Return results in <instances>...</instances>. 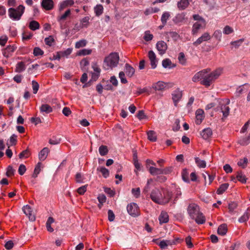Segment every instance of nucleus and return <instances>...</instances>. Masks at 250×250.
Segmentation results:
<instances>
[{
	"label": "nucleus",
	"mask_w": 250,
	"mask_h": 250,
	"mask_svg": "<svg viewBox=\"0 0 250 250\" xmlns=\"http://www.w3.org/2000/svg\"><path fill=\"white\" fill-rule=\"evenodd\" d=\"M188 18L186 17V13L183 12L176 15L174 18L173 21L176 24H179L184 22L187 20Z\"/></svg>",
	"instance_id": "obj_12"
},
{
	"label": "nucleus",
	"mask_w": 250,
	"mask_h": 250,
	"mask_svg": "<svg viewBox=\"0 0 250 250\" xmlns=\"http://www.w3.org/2000/svg\"><path fill=\"white\" fill-rule=\"evenodd\" d=\"M250 143V133L247 137L244 138L239 141V143L242 146H246Z\"/></svg>",
	"instance_id": "obj_46"
},
{
	"label": "nucleus",
	"mask_w": 250,
	"mask_h": 250,
	"mask_svg": "<svg viewBox=\"0 0 250 250\" xmlns=\"http://www.w3.org/2000/svg\"><path fill=\"white\" fill-rule=\"evenodd\" d=\"M132 194L136 198L140 196V189L139 188H132L131 190Z\"/></svg>",
	"instance_id": "obj_64"
},
{
	"label": "nucleus",
	"mask_w": 250,
	"mask_h": 250,
	"mask_svg": "<svg viewBox=\"0 0 250 250\" xmlns=\"http://www.w3.org/2000/svg\"><path fill=\"white\" fill-rule=\"evenodd\" d=\"M172 196L171 191L161 189L155 188L152 190L150 194L151 200L159 204H165L169 202Z\"/></svg>",
	"instance_id": "obj_1"
},
{
	"label": "nucleus",
	"mask_w": 250,
	"mask_h": 250,
	"mask_svg": "<svg viewBox=\"0 0 250 250\" xmlns=\"http://www.w3.org/2000/svg\"><path fill=\"white\" fill-rule=\"evenodd\" d=\"M195 222L198 224H203L206 221L205 217L203 215V213L200 212L199 214L197 215L194 219Z\"/></svg>",
	"instance_id": "obj_28"
},
{
	"label": "nucleus",
	"mask_w": 250,
	"mask_h": 250,
	"mask_svg": "<svg viewBox=\"0 0 250 250\" xmlns=\"http://www.w3.org/2000/svg\"><path fill=\"white\" fill-rule=\"evenodd\" d=\"M26 170V168L24 165L21 164L20 165L19 169H18V172L20 175H23L24 173L25 172Z\"/></svg>",
	"instance_id": "obj_60"
},
{
	"label": "nucleus",
	"mask_w": 250,
	"mask_h": 250,
	"mask_svg": "<svg viewBox=\"0 0 250 250\" xmlns=\"http://www.w3.org/2000/svg\"><path fill=\"white\" fill-rule=\"evenodd\" d=\"M159 220L161 224L168 222L169 218L167 213L165 211H162L159 217Z\"/></svg>",
	"instance_id": "obj_25"
},
{
	"label": "nucleus",
	"mask_w": 250,
	"mask_h": 250,
	"mask_svg": "<svg viewBox=\"0 0 250 250\" xmlns=\"http://www.w3.org/2000/svg\"><path fill=\"white\" fill-rule=\"evenodd\" d=\"M22 211L28 217L30 220L32 221L35 220V216L33 214L32 209L29 205H27L23 206L22 208Z\"/></svg>",
	"instance_id": "obj_10"
},
{
	"label": "nucleus",
	"mask_w": 250,
	"mask_h": 250,
	"mask_svg": "<svg viewBox=\"0 0 250 250\" xmlns=\"http://www.w3.org/2000/svg\"><path fill=\"white\" fill-rule=\"evenodd\" d=\"M148 57L150 61V65L152 68L154 69L157 66V60L155 54L154 52L150 50L148 53Z\"/></svg>",
	"instance_id": "obj_13"
},
{
	"label": "nucleus",
	"mask_w": 250,
	"mask_h": 250,
	"mask_svg": "<svg viewBox=\"0 0 250 250\" xmlns=\"http://www.w3.org/2000/svg\"><path fill=\"white\" fill-rule=\"evenodd\" d=\"M15 170L12 166H9L7 168L6 175L8 177L12 176L14 174Z\"/></svg>",
	"instance_id": "obj_57"
},
{
	"label": "nucleus",
	"mask_w": 250,
	"mask_h": 250,
	"mask_svg": "<svg viewBox=\"0 0 250 250\" xmlns=\"http://www.w3.org/2000/svg\"><path fill=\"white\" fill-rule=\"evenodd\" d=\"M125 71L128 77H132L135 73V69L128 63H125Z\"/></svg>",
	"instance_id": "obj_16"
},
{
	"label": "nucleus",
	"mask_w": 250,
	"mask_h": 250,
	"mask_svg": "<svg viewBox=\"0 0 250 250\" xmlns=\"http://www.w3.org/2000/svg\"><path fill=\"white\" fill-rule=\"evenodd\" d=\"M147 138L150 141L155 142L157 140L156 132L153 130H149L147 132Z\"/></svg>",
	"instance_id": "obj_35"
},
{
	"label": "nucleus",
	"mask_w": 250,
	"mask_h": 250,
	"mask_svg": "<svg viewBox=\"0 0 250 250\" xmlns=\"http://www.w3.org/2000/svg\"><path fill=\"white\" fill-rule=\"evenodd\" d=\"M204 111L201 109H198L196 111V124L200 125L204 119Z\"/></svg>",
	"instance_id": "obj_15"
},
{
	"label": "nucleus",
	"mask_w": 250,
	"mask_h": 250,
	"mask_svg": "<svg viewBox=\"0 0 250 250\" xmlns=\"http://www.w3.org/2000/svg\"><path fill=\"white\" fill-rule=\"evenodd\" d=\"M172 100L174 103L175 106H176L178 102L182 98V94L179 90H176L172 94Z\"/></svg>",
	"instance_id": "obj_20"
},
{
	"label": "nucleus",
	"mask_w": 250,
	"mask_h": 250,
	"mask_svg": "<svg viewBox=\"0 0 250 250\" xmlns=\"http://www.w3.org/2000/svg\"><path fill=\"white\" fill-rule=\"evenodd\" d=\"M220 109L221 112L223 113V115L224 117H227L229 113L230 108L228 105H227L224 104L220 103Z\"/></svg>",
	"instance_id": "obj_23"
},
{
	"label": "nucleus",
	"mask_w": 250,
	"mask_h": 250,
	"mask_svg": "<svg viewBox=\"0 0 250 250\" xmlns=\"http://www.w3.org/2000/svg\"><path fill=\"white\" fill-rule=\"evenodd\" d=\"M185 242L187 247L189 248H192L193 247V244L191 241V237L190 236H188L185 238Z\"/></svg>",
	"instance_id": "obj_54"
},
{
	"label": "nucleus",
	"mask_w": 250,
	"mask_h": 250,
	"mask_svg": "<svg viewBox=\"0 0 250 250\" xmlns=\"http://www.w3.org/2000/svg\"><path fill=\"white\" fill-rule=\"evenodd\" d=\"M243 41V39H240L236 41L232 42L231 44L233 45L235 48H237L241 45Z\"/></svg>",
	"instance_id": "obj_59"
},
{
	"label": "nucleus",
	"mask_w": 250,
	"mask_h": 250,
	"mask_svg": "<svg viewBox=\"0 0 250 250\" xmlns=\"http://www.w3.org/2000/svg\"><path fill=\"white\" fill-rule=\"evenodd\" d=\"M54 41L52 36H50L48 37L45 38L44 39L45 44L50 46L52 45V43L54 42Z\"/></svg>",
	"instance_id": "obj_52"
},
{
	"label": "nucleus",
	"mask_w": 250,
	"mask_h": 250,
	"mask_svg": "<svg viewBox=\"0 0 250 250\" xmlns=\"http://www.w3.org/2000/svg\"><path fill=\"white\" fill-rule=\"evenodd\" d=\"M25 69V65L23 62H19L16 66L15 72L21 73Z\"/></svg>",
	"instance_id": "obj_33"
},
{
	"label": "nucleus",
	"mask_w": 250,
	"mask_h": 250,
	"mask_svg": "<svg viewBox=\"0 0 250 250\" xmlns=\"http://www.w3.org/2000/svg\"><path fill=\"white\" fill-rule=\"evenodd\" d=\"M248 159L247 158H244L243 159H240L237 163L239 166L242 168H245L247 166Z\"/></svg>",
	"instance_id": "obj_47"
},
{
	"label": "nucleus",
	"mask_w": 250,
	"mask_h": 250,
	"mask_svg": "<svg viewBox=\"0 0 250 250\" xmlns=\"http://www.w3.org/2000/svg\"><path fill=\"white\" fill-rule=\"evenodd\" d=\"M33 54L35 56H42L43 54V51L40 48L36 47L33 50Z\"/></svg>",
	"instance_id": "obj_53"
},
{
	"label": "nucleus",
	"mask_w": 250,
	"mask_h": 250,
	"mask_svg": "<svg viewBox=\"0 0 250 250\" xmlns=\"http://www.w3.org/2000/svg\"><path fill=\"white\" fill-rule=\"evenodd\" d=\"M211 37L209 34L208 32H205L202 35L199 37L195 42L193 43V44L195 46H197L199 44H201L203 42H206L209 40Z\"/></svg>",
	"instance_id": "obj_8"
},
{
	"label": "nucleus",
	"mask_w": 250,
	"mask_h": 250,
	"mask_svg": "<svg viewBox=\"0 0 250 250\" xmlns=\"http://www.w3.org/2000/svg\"><path fill=\"white\" fill-rule=\"evenodd\" d=\"M188 0H180L177 3V6L180 10L185 9L189 5Z\"/></svg>",
	"instance_id": "obj_27"
},
{
	"label": "nucleus",
	"mask_w": 250,
	"mask_h": 250,
	"mask_svg": "<svg viewBox=\"0 0 250 250\" xmlns=\"http://www.w3.org/2000/svg\"><path fill=\"white\" fill-rule=\"evenodd\" d=\"M99 153L101 156H104L108 153V149L105 146H101L99 149Z\"/></svg>",
	"instance_id": "obj_43"
},
{
	"label": "nucleus",
	"mask_w": 250,
	"mask_h": 250,
	"mask_svg": "<svg viewBox=\"0 0 250 250\" xmlns=\"http://www.w3.org/2000/svg\"><path fill=\"white\" fill-rule=\"evenodd\" d=\"M86 41L85 40H82L76 42L75 47L76 48H80L84 47L86 44Z\"/></svg>",
	"instance_id": "obj_49"
},
{
	"label": "nucleus",
	"mask_w": 250,
	"mask_h": 250,
	"mask_svg": "<svg viewBox=\"0 0 250 250\" xmlns=\"http://www.w3.org/2000/svg\"><path fill=\"white\" fill-rule=\"evenodd\" d=\"M17 136L15 134H13L10 138L9 143L11 146L15 145L17 143Z\"/></svg>",
	"instance_id": "obj_62"
},
{
	"label": "nucleus",
	"mask_w": 250,
	"mask_h": 250,
	"mask_svg": "<svg viewBox=\"0 0 250 250\" xmlns=\"http://www.w3.org/2000/svg\"><path fill=\"white\" fill-rule=\"evenodd\" d=\"M212 135V131L210 128H207L202 130L201 132L202 137L205 140L208 139Z\"/></svg>",
	"instance_id": "obj_21"
},
{
	"label": "nucleus",
	"mask_w": 250,
	"mask_h": 250,
	"mask_svg": "<svg viewBox=\"0 0 250 250\" xmlns=\"http://www.w3.org/2000/svg\"><path fill=\"white\" fill-rule=\"evenodd\" d=\"M208 71L207 69H203L196 73L192 78L193 82H197L199 80H204L205 74L208 73Z\"/></svg>",
	"instance_id": "obj_9"
},
{
	"label": "nucleus",
	"mask_w": 250,
	"mask_h": 250,
	"mask_svg": "<svg viewBox=\"0 0 250 250\" xmlns=\"http://www.w3.org/2000/svg\"><path fill=\"white\" fill-rule=\"evenodd\" d=\"M178 60L181 64L185 65L186 63V59L185 55L183 52H180L178 56Z\"/></svg>",
	"instance_id": "obj_44"
},
{
	"label": "nucleus",
	"mask_w": 250,
	"mask_h": 250,
	"mask_svg": "<svg viewBox=\"0 0 250 250\" xmlns=\"http://www.w3.org/2000/svg\"><path fill=\"white\" fill-rule=\"evenodd\" d=\"M24 9L22 5H20L17 8H9L8 12L9 18L14 21L20 20L24 12Z\"/></svg>",
	"instance_id": "obj_4"
},
{
	"label": "nucleus",
	"mask_w": 250,
	"mask_h": 250,
	"mask_svg": "<svg viewBox=\"0 0 250 250\" xmlns=\"http://www.w3.org/2000/svg\"><path fill=\"white\" fill-rule=\"evenodd\" d=\"M179 239L173 240H162L159 244V246L161 249H165L168 245H172L176 244V241Z\"/></svg>",
	"instance_id": "obj_17"
},
{
	"label": "nucleus",
	"mask_w": 250,
	"mask_h": 250,
	"mask_svg": "<svg viewBox=\"0 0 250 250\" xmlns=\"http://www.w3.org/2000/svg\"><path fill=\"white\" fill-rule=\"evenodd\" d=\"M153 38V35L150 33L149 31H147L145 32V35L144 36V39L146 41H150Z\"/></svg>",
	"instance_id": "obj_61"
},
{
	"label": "nucleus",
	"mask_w": 250,
	"mask_h": 250,
	"mask_svg": "<svg viewBox=\"0 0 250 250\" xmlns=\"http://www.w3.org/2000/svg\"><path fill=\"white\" fill-rule=\"evenodd\" d=\"M97 170H99L102 173L103 176L105 178L108 177L109 175V170L104 167L98 168Z\"/></svg>",
	"instance_id": "obj_41"
},
{
	"label": "nucleus",
	"mask_w": 250,
	"mask_h": 250,
	"mask_svg": "<svg viewBox=\"0 0 250 250\" xmlns=\"http://www.w3.org/2000/svg\"><path fill=\"white\" fill-rule=\"evenodd\" d=\"M29 28L33 31H35L37 29H39L40 28V24L38 22L36 21H32L30 22L29 24Z\"/></svg>",
	"instance_id": "obj_37"
},
{
	"label": "nucleus",
	"mask_w": 250,
	"mask_h": 250,
	"mask_svg": "<svg viewBox=\"0 0 250 250\" xmlns=\"http://www.w3.org/2000/svg\"><path fill=\"white\" fill-rule=\"evenodd\" d=\"M119 56L117 53H111L104 61L103 67L105 70L112 69L119 63Z\"/></svg>",
	"instance_id": "obj_2"
},
{
	"label": "nucleus",
	"mask_w": 250,
	"mask_h": 250,
	"mask_svg": "<svg viewBox=\"0 0 250 250\" xmlns=\"http://www.w3.org/2000/svg\"><path fill=\"white\" fill-rule=\"evenodd\" d=\"M188 211L192 219H194L200 212L199 206L195 204H190L188 206Z\"/></svg>",
	"instance_id": "obj_5"
},
{
	"label": "nucleus",
	"mask_w": 250,
	"mask_h": 250,
	"mask_svg": "<svg viewBox=\"0 0 250 250\" xmlns=\"http://www.w3.org/2000/svg\"><path fill=\"white\" fill-rule=\"evenodd\" d=\"M228 230L227 225L226 224L221 225L218 229L217 232L221 235H225Z\"/></svg>",
	"instance_id": "obj_29"
},
{
	"label": "nucleus",
	"mask_w": 250,
	"mask_h": 250,
	"mask_svg": "<svg viewBox=\"0 0 250 250\" xmlns=\"http://www.w3.org/2000/svg\"><path fill=\"white\" fill-rule=\"evenodd\" d=\"M195 161L197 166L200 168H205L206 167V162L204 160H201L198 157L195 158Z\"/></svg>",
	"instance_id": "obj_36"
},
{
	"label": "nucleus",
	"mask_w": 250,
	"mask_h": 250,
	"mask_svg": "<svg viewBox=\"0 0 250 250\" xmlns=\"http://www.w3.org/2000/svg\"><path fill=\"white\" fill-rule=\"evenodd\" d=\"M148 171L152 175H161L162 174V168L150 167L148 168Z\"/></svg>",
	"instance_id": "obj_26"
},
{
	"label": "nucleus",
	"mask_w": 250,
	"mask_h": 250,
	"mask_svg": "<svg viewBox=\"0 0 250 250\" xmlns=\"http://www.w3.org/2000/svg\"><path fill=\"white\" fill-rule=\"evenodd\" d=\"M91 52L92 51L91 49H83L80 50L78 53V55L79 56H85L90 54Z\"/></svg>",
	"instance_id": "obj_51"
},
{
	"label": "nucleus",
	"mask_w": 250,
	"mask_h": 250,
	"mask_svg": "<svg viewBox=\"0 0 250 250\" xmlns=\"http://www.w3.org/2000/svg\"><path fill=\"white\" fill-rule=\"evenodd\" d=\"M30 155V151L28 149H26L22 151L19 155L20 159L27 158Z\"/></svg>",
	"instance_id": "obj_42"
},
{
	"label": "nucleus",
	"mask_w": 250,
	"mask_h": 250,
	"mask_svg": "<svg viewBox=\"0 0 250 250\" xmlns=\"http://www.w3.org/2000/svg\"><path fill=\"white\" fill-rule=\"evenodd\" d=\"M167 84L163 82L159 81L152 85V88L155 90L162 91L165 89Z\"/></svg>",
	"instance_id": "obj_19"
},
{
	"label": "nucleus",
	"mask_w": 250,
	"mask_h": 250,
	"mask_svg": "<svg viewBox=\"0 0 250 250\" xmlns=\"http://www.w3.org/2000/svg\"><path fill=\"white\" fill-rule=\"evenodd\" d=\"M32 86L33 88V91L34 94H36L39 88V84L36 81H32Z\"/></svg>",
	"instance_id": "obj_50"
},
{
	"label": "nucleus",
	"mask_w": 250,
	"mask_h": 250,
	"mask_svg": "<svg viewBox=\"0 0 250 250\" xmlns=\"http://www.w3.org/2000/svg\"><path fill=\"white\" fill-rule=\"evenodd\" d=\"M170 17V14L168 12H164L161 17V21L163 25H165L167 23V20Z\"/></svg>",
	"instance_id": "obj_40"
},
{
	"label": "nucleus",
	"mask_w": 250,
	"mask_h": 250,
	"mask_svg": "<svg viewBox=\"0 0 250 250\" xmlns=\"http://www.w3.org/2000/svg\"><path fill=\"white\" fill-rule=\"evenodd\" d=\"M162 66L165 68H171L174 67L175 65L172 64V62L170 59H165L162 61Z\"/></svg>",
	"instance_id": "obj_32"
},
{
	"label": "nucleus",
	"mask_w": 250,
	"mask_h": 250,
	"mask_svg": "<svg viewBox=\"0 0 250 250\" xmlns=\"http://www.w3.org/2000/svg\"><path fill=\"white\" fill-rule=\"evenodd\" d=\"M86 189L87 186H83L77 189V192L80 195H83L86 192Z\"/></svg>",
	"instance_id": "obj_63"
},
{
	"label": "nucleus",
	"mask_w": 250,
	"mask_h": 250,
	"mask_svg": "<svg viewBox=\"0 0 250 250\" xmlns=\"http://www.w3.org/2000/svg\"><path fill=\"white\" fill-rule=\"evenodd\" d=\"M74 3L73 0H65L62 2L60 4V6L59 7V10L60 11H62L64 8H66L68 6H71L73 5Z\"/></svg>",
	"instance_id": "obj_18"
},
{
	"label": "nucleus",
	"mask_w": 250,
	"mask_h": 250,
	"mask_svg": "<svg viewBox=\"0 0 250 250\" xmlns=\"http://www.w3.org/2000/svg\"><path fill=\"white\" fill-rule=\"evenodd\" d=\"M41 5L45 10H50L54 7V2L53 0H42Z\"/></svg>",
	"instance_id": "obj_14"
},
{
	"label": "nucleus",
	"mask_w": 250,
	"mask_h": 250,
	"mask_svg": "<svg viewBox=\"0 0 250 250\" xmlns=\"http://www.w3.org/2000/svg\"><path fill=\"white\" fill-rule=\"evenodd\" d=\"M94 10L96 16L99 17L103 14L104 8L102 5L98 4L94 7Z\"/></svg>",
	"instance_id": "obj_34"
},
{
	"label": "nucleus",
	"mask_w": 250,
	"mask_h": 250,
	"mask_svg": "<svg viewBox=\"0 0 250 250\" xmlns=\"http://www.w3.org/2000/svg\"><path fill=\"white\" fill-rule=\"evenodd\" d=\"M244 85H242L237 87L235 92L236 97H239L240 96V95L243 93L245 91V88L244 87Z\"/></svg>",
	"instance_id": "obj_45"
},
{
	"label": "nucleus",
	"mask_w": 250,
	"mask_h": 250,
	"mask_svg": "<svg viewBox=\"0 0 250 250\" xmlns=\"http://www.w3.org/2000/svg\"><path fill=\"white\" fill-rule=\"evenodd\" d=\"M237 179L242 183H245L247 181V178L245 175L241 172L238 171L236 175Z\"/></svg>",
	"instance_id": "obj_38"
},
{
	"label": "nucleus",
	"mask_w": 250,
	"mask_h": 250,
	"mask_svg": "<svg viewBox=\"0 0 250 250\" xmlns=\"http://www.w3.org/2000/svg\"><path fill=\"white\" fill-rule=\"evenodd\" d=\"M250 216V210L248 208L244 214L238 219L240 223H244L249 219Z\"/></svg>",
	"instance_id": "obj_31"
},
{
	"label": "nucleus",
	"mask_w": 250,
	"mask_h": 250,
	"mask_svg": "<svg viewBox=\"0 0 250 250\" xmlns=\"http://www.w3.org/2000/svg\"><path fill=\"white\" fill-rule=\"evenodd\" d=\"M49 151L47 147H44L39 154V158L41 161H44L47 157Z\"/></svg>",
	"instance_id": "obj_24"
},
{
	"label": "nucleus",
	"mask_w": 250,
	"mask_h": 250,
	"mask_svg": "<svg viewBox=\"0 0 250 250\" xmlns=\"http://www.w3.org/2000/svg\"><path fill=\"white\" fill-rule=\"evenodd\" d=\"M193 19L196 22H206V20L198 14H194L192 16Z\"/></svg>",
	"instance_id": "obj_55"
},
{
	"label": "nucleus",
	"mask_w": 250,
	"mask_h": 250,
	"mask_svg": "<svg viewBox=\"0 0 250 250\" xmlns=\"http://www.w3.org/2000/svg\"><path fill=\"white\" fill-rule=\"evenodd\" d=\"M126 208L128 213L132 216L136 217L139 215V208L136 203H132L128 205Z\"/></svg>",
	"instance_id": "obj_6"
},
{
	"label": "nucleus",
	"mask_w": 250,
	"mask_h": 250,
	"mask_svg": "<svg viewBox=\"0 0 250 250\" xmlns=\"http://www.w3.org/2000/svg\"><path fill=\"white\" fill-rule=\"evenodd\" d=\"M182 177L183 180L186 182H189L188 173L186 169L183 170L182 172Z\"/></svg>",
	"instance_id": "obj_48"
},
{
	"label": "nucleus",
	"mask_w": 250,
	"mask_h": 250,
	"mask_svg": "<svg viewBox=\"0 0 250 250\" xmlns=\"http://www.w3.org/2000/svg\"><path fill=\"white\" fill-rule=\"evenodd\" d=\"M229 184L225 183L222 184L217 190V193L218 194H222L229 187Z\"/></svg>",
	"instance_id": "obj_39"
},
{
	"label": "nucleus",
	"mask_w": 250,
	"mask_h": 250,
	"mask_svg": "<svg viewBox=\"0 0 250 250\" xmlns=\"http://www.w3.org/2000/svg\"><path fill=\"white\" fill-rule=\"evenodd\" d=\"M42 112H45L46 114L51 113L52 111V108L47 104H43L40 107Z\"/></svg>",
	"instance_id": "obj_30"
},
{
	"label": "nucleus",
	"mask_w": 250,
	"mask_h": 250,
	"mask_svg": "<svg viewBox=\"0 0 250 250\" xmlns=\"http://www.w3.org/2000/svg\"><path fill=\"white\" fill-rule=\"evenodd\" d=\"M119 77L120 79L121 82L122 83H127V81L125 78V74L124 72H120L119 74Z\"/></svg>",
	"instance_id": "obj_56"
},
{
	"label": "nucleus",
	"mask_w": 250,
	"mask_h": 250,
	"mask_svg": "<svg viewBox=\"0 0 250 250\" xmlns=\"http://www.w3.org/2000/svg\"><path fill=\"white\" fill-rule=\"evenodd\" d=\"M207 22H195L192 26L191 33L193 35H196L199 30L205 29L206 27Z\"/></svg>",
	"instance_id": "obj_7"
},
{
	"label": "nucleus",
	"mask_w": 250,
	"mask_h": 250,
	"mask_svg": "<svg viewBox=\"0 0 250 250\" xmlns=\"http://www.w3.org/2000/svg\"><path fill=\"white\" fill-rule=\"evenodd\" d=\"M222 73V69L218 68L209 74H205L204 80L201 81V84L206 87L209 86L212 83L218 79Z\"/></svg>",
	"instance_id": "obj_3"
},
{
	"label": "nucleus",
	"mask_w": 250,
	"mask_h": 250,
	"mask_svg": "<svg viewBox=\"0 0 250 250\" xmlns=\"http://www.w3.org/2000/svg\"><path fill=\"white\" fill-rule=\"evenodd\" d=\"M71 15L70 9H67L63 14L57 17V21L60 23L65 21Z\"/></svg>",
	"instance_id": "obj_22"
},
{
	"label": "nucleus",
	"mask_w": 250,
	"mask_h": 250,
	"mask_svg": "<svg viewBox=\"0 0 250 250\" xmlns=\"http://www.w3.org/2000/svg\"><path fill=\"white\" fill-rule=\"evenodd\" d=\"M156 48L160 55L164 54L167 48V43L164 41H159L156 44Z\"/></svg>",
	"instance_id": "obj_11"
},
{
	"label": "nucleus",
	"mask_w": 250,
	"mask_h": 250,
	"mask_svg": "<svg viewBox=\"0 0 250 250\" xmlns=\"http://www.w3.org/2000/svg\"><path fill=\"white\" fill-rule=\"evenodd\" d=\"M233 32V29L229 25L226 26L223 29V33L226 35L229 34Z\"/></svg>",
	"instance_id": "obj_58"
}]
</instances>
